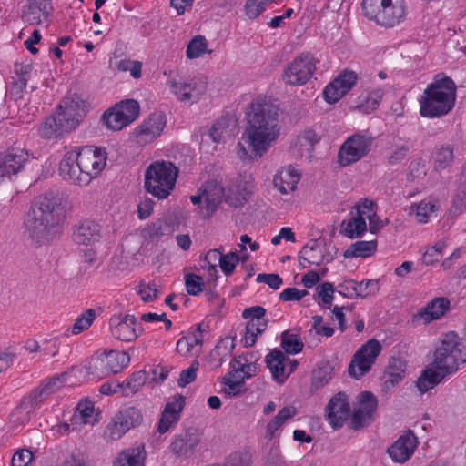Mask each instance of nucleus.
<instances>
[{
  "instance_id": "obj_39",
  "label": "nucleus",
  "mask_w": 466,
  "mask_h": 466,
  "mask_svg": "<svg viewBox=\"0 0 466 466\" xmlns=\"http://www.w3.org/2000/svg\"><path fill=\"white\" fill-rule=\"evenodd\" d=\"M377 249V241H357L351 244L344 252L346 258H368L375 253Z\"/></svg>"
},
{
  "instance_id": "obj_50",
  "label": "nucleus",
  "mask_w": 466,
  "mask_h": 466,
  "mask_svg": "<svg viewBox=\"0 0 466 466\" xmlns=\"http://www.w3.org/2000/svg\"><path fill=\"white\" fill-rule=\"evenodd\" d=\"M251 453L246 450L232 452L222 466H249L251 464Z\"/></svg>"
},
{
  "instance_id": "obj_37",
  "label": "nucleus",
  "mask_w": 466,
  "mask_h": 466,
  "mask_svg": "<svg viewBox=\"0 0 466 466\" xmlns=\"http://www.w3.org/2000/svg\"><path fill=\"white\" fill-rule=\"evenodd\" d=\"M286 357L279 350H273L266 356L267 367L270 370L273 378L279 382H283L287 378L284 374Z\"/></svg>"
},
{
  "instance_id": "obj_4",
  "label": "nucleus",
  "mask_w": 466,
  "mask_h": 466,
  "mask_svg": "<svg viewBox=\"0 0 466 466\" xmlns=\"http://www.w3.org/2000/svg\"><path fill=\"white\" fill-rule=\"evenodd\" d=\"M84 116L83 101L79 97H66L52 116L46 117L40 132L46 138L58 137L71 132Z\"/></svg>"
},
{
  "instance_id": "obj_13",
  "label": "nucleus",
  "mask_w": 466,
  "mask_h": 466,
  "mask_svg": "<svg viewBox=\"0 0 466 466\" xmlns=\"http://www.w3.org/2000/svg\"><path fill=\"white\" fill-rule=\"evenodd\" d=\"M78 165L82 167L80 172L82 182L87 185L94 177H97L106 166V152L94 147H85L76 151Z\"/></svg>"
},
{
  "instance_id": "obj_11",
  "label": "nucleus",
  "mask_w": 466,
  "mask_h": 466,
  "mask_svg": "<svg viewBox=\"0 0 466 466\" xmlns=\"http://www.w3.org/2000/svg\"><path fill=\"white\" fill-rule=\"evenodd\" d=\"M315 70L314 56L309 53L301 54L287 65L282 73V79L289 86H302L311 78Z\"/></svg>"
},
{
  "instance_id": "obj_59",
  "label": "nucleus",
  "mask_w": 466,
  "mask_h": 466,
  "mask_svg": "<svg viewBox=\"0 0 466 466\" xmlns=\"http://www.w3.org/2000/svg\"><path fill=\"white\" fill-rule=\"evenodd\" d=\"M453 161V151L450 147L441 148L435 157V167L443 169L449 167Z\"/></svg>"
},
{
  "instance_id": "obj_43",
  "label": "nucleus",
  "mask_w": 466,
  "mask_h": 466,
  "mask_svg": "<svg viewBox=\"0 0 466 466\" xmlns=\"http://www.w3.org/2000/svg\"><path fill=\"white\" fill-rule=\"evenodd\" d=\"M231 120L226 117L219 118L210 128L208 136L217 143L222 142L226 137L231 136Z\"/></svg>"
},
{
  "instance_id": "obj_25",
  "label": "nucleus",
  "mask_w": 466,
  "mask_h": 466,
  "mask_svg": "<svg viewBox=\"0 0 466 466\" xmlns=\"http://www.w3.org/2000/svg\"><path fill=\"white\" fill-rule=\"evenodd\" d=\"M199 441L198 431L190 428L175 437L170 444V450L176 456L187 458L194 453Z\"/></svg>"
},
{
  "instance_id": "obj_57",
  "label": "nucleus",
  "mask_w": 466,
  "mask_h": 466,
  "mask_svg": "<svg viewBox=\"0 0 466 466\" xmlns=\"http://www.w3.org/2000/svg\"><path fill=\"white\" fill-rule=\"evenodd\" d=\"M137 292L145 302L152 301L157 297V289L155 283L140 282Z\"/></svg>"
},
{
  "instance_id": "obj_16",
  "label": "nucleus",
  "mask_w": 466,
  "mask_h": 466,
  "mask_svg": "<svg viewBox=\"0 0 466 466\" xmlns=\"http://www.w3.org/2000/svg\"><path fill=\"white\" fill-rule=\"evenodd\" d=\"M110 331L114 338L122 341H133L143 329L134 315H115L109 319Z\"/></svg>"
},
{
  "instance_id": "obj_45",
  "label": "nucleus",
  "mask_w": 466,
  "mask_h": 466,
  "mask_svg": "<svg viewBox=\"0 0 466 466\" xmlns=\"http://www.w3.org/2000/svg\"><path fill=\"white\" fill-rule=\"evenodd\" d=\"M122 424L116 416L112 418L103 433L106 442L116 441L127 432V430Z\"/></svg>"
},
{
  "instance_id": "obj_56",
  "label": "nucleus",
  "mask_w": 466,
  "mask_h": 466,
  "mask_svg": "<svg viewBox=\"0 0 466 466\" xmlns=\"http://www.w3.org/2000/svg\"><path fill=\"white\" fill-rule=\"evenodd\" d=\"M383 95L384 91L380 88L372 90L365 97V103L359 105V107L366 112L374 110L379 106Z\"/></svg>"
},
{
  "instance_id": "obj_14",
  "label": "nucleus",
  "mask_w": 466,
  "mask_h": 466,
  "mask_svg": "<svg viewBox=\"0 0 466 466\" xmlns=\"http://www.w3.org/2000/svg\"><path fill=\"white\" fill-rule=\"evenodd\" d=\"M381 350L382 347L377 339L368 340L353 355L349 366L350 375L355 379L362 377L370 370Z\"/></svg>"
},
{
  "instance_id": "obj_1",
  "label": "nucleus",
  "mask_w": 466,
  "mask_h": 466,
  "mask_svg": "<svg viewBox=\"0 0 466 466\" xmlns=\"http://www.w3.org/2000/svg\"><path fill=\"white\" fill-rule=\"evenodd\" d=\"M248 125L237 146L240 159L261 157L279 136V108L265 97H257L249 105Z\"/></svg>"
},
{
  "instance_id": "obj_34",
  "label": "nucleus",
  "mask_w": 466,
  "mask_h": 466,
  "mask_svg": "<svg viewBox=\"0 0 466 466\" xmlns=\"http://www.w3.org/2000/svg\"><path fill=\"white\" fill-rule=\"evenodd\" d=\"M144 447H131L117 455L114 461V466H144Z\"/></svg>"
},
{
  "instance_id": "obj_36",
  "label": "nucleus",
  "mask_w": 466,
  "mask_h": 466,
  "mask_svg": "<svg viewBox=\"0 0 466 466\" xmlns=\"http://www.w3.org/2000/svg\"><path fill=\"white\" fill-rule=\"evenodd\" d=\"M297 414V408L293 405L285 406L266 426V439L272 440L276 431L289 419Z\"/></svg>"
},
{
  "instance_id": "obj_32",
  "label": "nucleus",
  "mask_w": 466,
  "mask_h": 466,
  "mask_svg": "<svg viewBox=\"0 0 466 466\" xmlns=\"http://www.w3.org/2000/svg\"><path fill=\"white\" fill-rule=\"evenodd\" d=\"M319 136L312 129H307L298 135L295 141L292 143V148L297 155L302 157H311V152L316 144L319 141Z\"/></svg>"
},
{
  "instance_id": "obj_15",
  "label": "nucleus",
  "mask_w": 466,
  "mask_h": 466,
  "mask_svg": "<svg viewBox=\"0 0 466 466\" xmlns=\"http://www.w3.org/2000/svg\"><path fill=\"white\" fill-rule=\"evenodd\" d=\"M168 85L180 102H198L208 88L207 78L203 76H195L187 80H171Z\"/></svg>"
},
{
  "instance_id": "obj_7",
  "label": "nucleus",
  "mask_w": 466,
  "mask_h": 466,
  "mask_svg": "<svg viewBox=\"0 0 466 466\" xmlns=\"http://www.w3.org/2000/svg\"><path fill=\"white\" fill-rule=\"evenodd\" d=\"M361 5L366 17L385 27L399 25L406 16L404 0H363Z\"/></svg>"
},
{
  "instance_id": "obj_9",
  "label": "nucleus",
  "mask_w": 466,
  "mask_h": 466,
  "mask_svg": "<svg viewBox=\"0 0 466 466\" xmlns=\"http://www.w3.org/2000/svg\"><path fill=\"white\" fill-rule=\"evenodd\" d=\"M138 115V102L134 99H127L105 111L102 120L107 128L117 131L135 121Z\"/></svg>"
},
{
  "instance_id": "obj_24",
  "label": "nucleus",
  "mask_w": 466,
  "mask_h": 466,
  "mask_svg": "<svg viewBox=\"0 0 466 466\" xmlns=\"http://www.w3.org/2000/svg\"><path fill=\"white\" fill-rule=\"evenodd\" d=\"M451 302L445 297H436L413 315V322L429 324L441 318L450 309Z\"/></svg>"
},
{
  "instance_id": "obj_53",
  "label": "nucleus",
  "mask_w": 466,
  "mask_h": 466,
  "mask_svg": "<svg viewBox=\"0 0 466 466\" xmlns=\"http://www.w3.org/2000/svg\"><path fill=\"white\" fill-rule=\"evenodd\" d=\"M240 261V257L236 252H229L226 255L222 254L220 258L219 267L225 275H231L237 264Z\"/></svg>"
},
{
  "instance_id": "obj_31",
  "label": "nucleus",
  "mask_w": 466,
  "mask_h": 466,
  "mask_svg": "<svg viewBox=\"0 0 466 466\" xmlns=\"http://www.w3.org/2000/svg\"><path fill=\"white\" fill-rule=\"evenodd\" d=\"M95 411L94 404L91 401H80L75 413L71 417V425L73 431H80L86 424L94 425L96 420L93 419Z\"/></svg>"
},
{
  "instance_id": "obj_51",
  "label": "nucleus",
  "mask_w": 466,
  "mask_h": 466,
  "mask_svg": "<svg viewBox=\"0 0 466 466\" xmlns=\"http://www.w3.org/2000/svg\"><path fill=\"white\" fill-rule=\"evenodd\" d=\"M410 147L408 144L396 145L390 152L387 157V163L390 166L400 164L408 156Z\"/></svg>"
},
{
  "instance_id": "obj_40",
  "label": "nucleus",
  "mask_w": 466,
  "mask_h": 466,
  "mask_svg": "<svg viewBox=\"0 0 466 466\" xmlns=\"http://www.w3.org/2000/svg\"><path fill=\"white\" fill-rule=\"evenodd\" d=\"M405 370L406 362L403 360L391 358L387 368L388 379L385 383L391 386L398 384L402 380Z\"/></svg>"
},
{
  "instance_id": "obj_60",
  "label": "nucleus",
  "mask_w": 466,
  "mask_h": 466,
  "mask_svg": "<svg viewBox=\"0 0 466 466\" xmlns=\"http://www.w3.org/2000/svg\"><path fill=\"white\" fill-rule=\"evenodd\" d=\"M60 344L57 337L46 338L41 342V351L46 356L56 357L59 352Z\"/></svg>"
},
{
  "instance_id": "obj_27",
  "label": "nucleus",
  "mask_w": 466,
  "mask_h": 466,
  "mask_svg": "<svg viewBox=\"0 0 466 466\" xmlns=\"http://www.w3.org/2000/svg\"><path fill=\"white\" fill-rule=\"evenodd\" d=\"M51 3L49 0H28L22 18L29 25H40L47 19Z\"/></svg>"
},
{
  "instance_id": "obj_58",
  "label": "nucleus",
  "mask_w": 466,
  "mask_h": 466,
  "mask_svg": "<svg viewBox=\"0 0 466 466\" xmlns=\"http://www.w3.org/2000/svg\"><path fill=\"white\" fill-rule=\"evenodd\" d=\"M199 363L198 360H194L190 367L182 370L177 380V384L184 388L187 384L193 382L197 378V371L198 370Z\"/></svg>"
},
{
  "instance_id": "obj_33",
  "label": "nucleus",
  "mask_w": 466,
  "mask_h": 466,
  "mask_svg": "<svg viewBox=\"0 0 466 466\" xmlns=\"http://www.w3.org/2000/svg\"><path fill=\"white\" fill-rule=\"evenodd\" d=\"M345 290H352L356 297L366 298L375 295L380 289V282L378 279H365L360 282L356 280H347L340 286Z\"/></svg>"
},
{
  "instance_id": "obj_8",
  "label": "nucleus",
  "mask_w": 466,
  "mask_h": 466,
  "mask_svg": "<svg viewBox=\"0 0 466 466\" xmlns=\"http://www.w3.org/2000/svg\"><path fill=\"white\" fill-rule=\"evenodd\" d=\"M129 361L130 357L127 352L110 350L93 357L86 370L94 378L102 379L119 372Z\"/></svg>"
},
{
  "instance_id": "obj_6",
  "label": "nucleus",
  "mask_w": 466,
  "mask_h": 466,
  "mask_svg": "<svg viewBox=\"0 0 466 466\" xmlns=\"http://www.w3.org/2000/svg\"><path fill=\"white\" fill-rule=\"evenodd\" d=\"M178 168L170 161H155L145 171V190L158 199H166L175 187Z\"/></svg>"
},
{
  "instance_id": "obj_41",
  "label": "nucleus",
  "mask_w": 466,
  "mask_h": 466,
  "mask_svg": "<svg viewBox=\"0 0 466 466\" xmlns=\"http://www.w3.org/2000/svg\"><path fill=\"white\" fill-rule=\"evenodd\" d=\"M281 348L287 354H298L302 351L304 344L300 336L285 330L280 335Z\"/></svg>"
},
{
  "instance_id": "obj_5",
  "label": "nucleus",
  "mask_w": 466,
  "mask_h": 466,
  "mask_svg": "<svg viewBox=\"0 0 466 466\" xmlns=\"http://www.w3.org/2000/svg\"><path fill=\"white\" fill-rule=\"evenodd\" d=\"M456 86L450 77L436 78L424 90L420 112L427 117H439L448 114L454 106Z\"/></svg>"
},
{
  "instance_id": "obj_48",
  "label": "nucleus",
  "mask_w": 466,
  "mask_h": 466,
  "mask_svg": "<svg viewBox=\"0 0 466 466\" xmlns=\"http://www.w3.org/2000/svg\"><path fill=\"white\" fill-rule=\"evenodd\" d=\"M96 310L93 309H86L81 314L75 321L71 328V331L74 335L80 334L86 330L94 322L96 319Z\"/></svg>"
},
{
  "instance_id": "obj_19",
  "label": "nucleus",
  "mask_w": 466,
  "mask_h": 466,
  "mask_svg": "<svg viewBox=\"0 0 466 466\" xmlns=\"http://www.w3.org/2000/svg\"><path fill=\"white\" fill-rule=\"evenodd\" d=\"M417 445V437L408 430L388 448L387 452L394 462L404 463L412 456Z\"/></svg>"
},
{
  "instance_id": "obj_29",
  "label": "nucleus",
  "mask_w": 466,
  "mask_h": 466,
  "mask_svg": "<svg viewBox=\"0 0 466 466\" xmlns=\"http://www.w3.org/2000/svg\"><path fill=\"white\" fill-rule=\"evenodd\" d=\"M300 264L306 268L304 262L309 265L319 266L324 263H328L329 258L324 255V248L317 239L309 240L299 252Z\"/></svg>"
},
{
  "instance_id": "obj_38",
  "label": "nucleus",
  "mask_w": 466,
  "mask_h": 466,
  "mask_svg": "<svg viewBox=\"0 0 466 466\" xmlns=\"http://www.w3.org/2000/svg\"><path fill=\"white\" fill-rule=\"evenodd\" d=\"M115 416L118 419L119 422L123 423L122 425L127 431L139 426L143 421L141 410L133 406L121 409Z\"/></svg>"
},
{
  "instance_id": "obj_20",
  "label": "nucleus",
  "mask_w": 466,
  "mask_h": 466,
  "mask_svg": "<svg viewBox=\"0 0 466 466\" xmlns=\"http://www.w3.org/2000/svg\"><path fill=\"white\" fill-rule=\"evenodd\" d=\"M357 78L354 71H344L325 87L323 91L325 100L329 104L338 102L352 88Z\"/></svg>"
},
{
  "instance_id": "obj_21",
  "label": "nucleus",
  "mask_w": 466,
  "mask_h": 466,
  "mask_svg": "<svg viewBox=\"0 0 466 466\" xmlns=\"http://www.w3.org/2000/svg\"><path fill=\"white\" fill-rule=\"evenodd\" d=\"M350 406L347 395L339 392L333 396L326 407V417L333 429L342 427L350 417Z\"/></svg>"
},
{
  "instance_id": "obj_61",
  "label": "nucleus",
  "mask_w": 466,
  "mask_h": 466,
  "mask_svg": "<svg viewBox=\"0 0 466 466\" xmlns=\"http://www.w3.org/2000/svg\"><path fill=\"white\" fill-rule=\"evenodd\" d=\"M332 378V368L328 363L322 364L314 371V383L323 386Z\"/></svg>"
},
{
  "instance_id": "obj_35",
  "label": "nucleus",
  "mask_w": 466,
  "mask_h": 466,
  "mask_svg": "<svg viewBox=\"0 0 466 466\" xmlns=\"http://www.w3.org/2000/svg\"><path fill=\"white\" fill-rule=\"evenodd\" d=\"M51 394L49 391L43 387L42 384H39L37 387L33 389L30 393L25 397L21 402L19 407L16 408V411L25 409L29 410L27 413L38 408L43 402H45Z\"/></svg>"
},
{
  "instance_id": "obj_44",
  "label": "nucleus",
  "mask_w": 466,
  "mask_h": 466,
  "mask_svg": "<svg viewBox=\"0 0 466 466\" xmlns=\"http://www.w3.org/2000/svg\"><path fill=\"white\" fill-rule=\"evenodd\" d=\"M344 228V234L350 238H356L361 236L367 229L366 218L360 217V215H354L348 220Z\"/></svg>"
},
{
  "instance_id": "obj_12",
  "label": "nucleus",
  "mask_w": 466,
  "mask_h": 466,
  "mask_svg": "<svg viewBox=\"0 0 466 466\" xmlns=\"http://www.w3.org/2000/svg\"><path fill=\"white\" fill-rule=\"evenodd\" d=\"M202 191L205 201V211L203 217H211L218 208L222 200L225 198L226 202L230 206L238 207L243 204L245 198L237 197L232 198L229 195L225 197L224 187L218 180L212 179L207 181L199 189Z\"/></svg>"
},
{
  "instance_id": "obj_3",
  "label": "nucleus",
  "mask_w": 466,
  "mask_h": 466,
  "mask_svg": "<svg viewBox=\"0 0 466 466\" xmlns=\"http://www.w3.org/2000/svg\"><path fill=\"white\" fill-rule=\"evenodd\" d=\"M466 362V344L457 333L450 331L440 339L435 349L432 362L417 380L420 393H425L441 382L443 379L458 370Z\"/></svg>"
},
{
  "instance_id": "obj_63",
  "label": "nucleus",
  "mask_w": 466,
  "mask_h": 466,
  "mask_svg": "<svg viewBox=\"0 0 466 466\" xmlns=\"http://www.w3.org/2000/svg\"><path fill=\"white\" fill-rule=\"evenodd\" d=\"M435 206L431 202H420L417 208L415 216L418 222L426 223L429 217L434 212Z\"/></svg>"
},
{
  "instance_id": "obj_17",
  "label": "nucleus",
  "mask_w": 466,
  "mask_h": 466,
  "mask_svg": "<svg viewBox=\"0 0 466 466\" xmlns=\"http://www.w3.org/2000/svg\"><path fill=\"white\" fill-rule=\"evenodd\" d=\"M358 408L355 409L350 420V428L359 430L367 426L377 409L378 401L370 391H362L358 395Z\"/></svg>"
},
{
  "instance_id": "obj_28",
  "label": "nucleus",
  "mask_w": 466,
  "mask_h": 466,
  "mask_svg": "<svg viewBox=\"0 0 466 466\" xmlns=\"http://www.w3.org/2000/svg\"><path fill=\"white\" fill-rule=\"evenodd\" d=\"M100 238L101 227L92 220L80 222L73 233V239L78 245H93Z\"/></svg>"
},
{
  "instance_id": "obj_49",
  "label": "nucleus",
  "mask_w": 466,
  "mask_h": 466,
  "mask_svg": "<svg viewBox=\"0 0 466 466\" xmlns=\"http://www.w3.org/2000/svg\"><path fill=\"white\" fill-rule=\"evenodd\" d=\"M446 247L444 239L439 240L434 246L429 248L423 254L421 261L426 266H431L441 258L443 249Z\"/></svg>"
},
{
  "instance_id": "obj_18",
  "label": "nucleus",
  "mask_w": 466,
  "mask_h": 466,
  "mask_svg": "<svg viewBox=\"0 0 466 466\" xmlns=\"http://www.w3.org/2000/svg\"><path fill=\"white\" fill-rule=\"evenodd\" d=\"M167 124L166 116L162 112H154L148 116L136 129L137 140L140 144H148L158 137Z\"/></svg>"
},
{
  "instance_id": "obj_10",
  "label": "nucleus",
  "mask_w": 466,
  "mask_h": 466,
  "mask_svg": "<svg viewBox=\"0 0 466 466\" xmlns=\"http://www.w3.org/2000/svg\"><path fill=\"white\" fill-rule=\"evenodd\" d=\"M373 138L365 133L358 132L347 138L338 153V162L342 167L350 166L362 157L370 150Z\"/></svg>"
},
{
  "instance_id": "obj_2",
  "label": "nucleus",
  "mask_w": 466,
  "mask_h": 466,
  "mask_svg": "<svg viewBox=\"0 0 466 466\" xmlns=\"http://www.w3.org/2000/svg\"><path fill=\"white\" fill-rule=\"evenodd\" d=\"M65 218V198L62 194L47 192L39 196L25 220L31 239L43 245L56 238Z\"/></svg>"
},
{
  "instance_id": "obj_23",
  "label": "nucleus",
  "mask_w": 466,
  "mask_h": 466,
  "mask_svg": "<svg viewBox=\"0 0 466 466\" xmlns=\"http://www.w3.org/2000/svg\"><path fill=\"white\" fill-rule=\"evenodd\" d=\"M184 407L185 397L183 395L176 394L168 399L161 412L157 431L160 433H165L170 428L174 427L179 420Z\"/></svg>"
},
{
  "instance_id": "obj_55",
  "label": "nucleus",
  "mask_w": 466,
  "mask_h": 466,
  "mask_svg": "<svg viewBox=\"0 0 466 466\" xmlns=\"http://www.w3.org/2000/svg\"><path fill=\"white\" fill-rule=\"evenodd\" d=\"M66 373L55 375L51 378L42 380L40 384H42L43 387L46 388L51 395H53L64 387L66 381Z\"/></svg>"
},
{
  "instance_id": "obj_62",
  "label": "nucleus",
  "mask_w": 466,
  "mask_h": 466,
  "mask_svg": "<svg viewBox=\"0 0 466 466\" xmlns=\"http://www.w3.org/2000/svg\"><path fill=\"white\" fill-rule=\"evenodd\" d=\"M26 79L12 77V82L9 88L10 96L15 99H21L26 88Z\"/></svg>"
},
{
  "instance_id": "obj_52",
  "label": "nucleus",
  "mask_w": 466,
  "mask_h": 466,
  "mask_svg": "<svg viewBox=\"0 0 466 466\" xmlns=\"http://www.w3.org/2000/svg\"><path fill=\"white\" fill-rule=\"evenodd\" d=\"M185 284L187 293L192 296L200 294L205 285L202 277L194 273L186 276Z\"/></svg>"
},
{
  "instance_id": "obj_22",
  "label": "nucleus",
  "mask_w": 466,
  "mask_h": 466,
  "mask_svg": "<svg viewBox=\"0 0 466 466\" xmlns=\"http://www.w3.org/2000/svg\"><path fill=\"white\" fill-rule=\"evenodd\" d=\"M28 160V153L22 148L12 147L0 154V178L10 177L22 170Z\"/></svg>"
},
{
  "instance_id": "obj_30",
  "label": "nucleus",
  "mask_w": 466,
  "mask_h": 466,
  "mask_svg": "<svg viewBox=\"0 0 466 466\" xmlns=\"http://www.w3.org/2000/svg\"><path fill=\"white\" fill-rule=\"evenodd\" d=\"M300 179L298 171L292 167H287L279 170L273 179L275 187L281 194H288L294 191Z\"/></svg>"
},
{
  "instance_id": "obj_42",
  "label": "nucleus",
  "mask_w": 466,
  "mask_h": 466,
  "mask_svg": "<svg viewBox=\"0 0 466 466\" xmlns=\"http://www.w3.org/2000/svg\"><path fill=\"white\" fill-rule=\"evenodd\" d=\"M146 380L147 376L144 370L134 372L126 380L120 383V385H122V394L125 396L135 394L146 383Z\"/></svg>"
},
{
  "instance_id": "obj_47",
  "label": "nucleus",
  "mask_w": 466,
  "mask_h": 466,
  "mask_svg": "<svg viewBox=\"0 0 466 466\" xmlns=\"http://www.w3.org/2000/svg\"><path fill=\"white\" fill-rule=\"evenodd\" d=\"M277 1L278 0H246V15L250 19H255L268 7H269L272 4L276 3Z\"/></svg>"
},
{
  "instance_id": "obj_46",
  "label": "nucleus",
  "mask_w": 466,
  "mask_h": 466,
  "mask_svg": "<svg viewBox=\"0 0 466 466\" xmlns=\"http://www.w3.org/2000/svg\"><path fill=\"white\" fill-rule=\"evenodd\" d=\"M205 53H211L208 49L207 40L203 35H197L192 38L187 46V56L189 59L198 58Z\"/></svg>"
},
{
  "instance_id": "obj_54",
  "label": "nucleus",
  "mask_w": 466,
  "mask_h": 466,
  "mask_svg": "<svg viewBox=\"0 0 466 466\" xmlns=\"http://www.w3.org/2000/svg\"><path fill=\"white\" fill-rule=\"evenodd\" d=\"M222 257V253L218 249H211L205 256V263L207 265H203V268L208 267L209 277L215 280L217 270V262H220V258Z\"/></svg>"
},
{
  "instance_id": "obj_26",
  "label": "nucleus",
  "mask_w": 466,
  "mask_h": 466,
  "mask_svg": "<svg viewBox=\"0 0 466 466\" xmlns=\"http://www.w3.org/2000/svg\"><path fill=\"white\" fill-rule=\"evenodd\" d=\"M78 163L76 151L66 152L59 163V174L64 179L75 185L85 186L82 182L83 177L80 175L82 167Z\"/></svg>"
},
{
  "instance_id": "obj_64",
  "label": "nucleus",
  "mask_w": 466,
  "mask_h": 466,
  "mask_svg": "<svg viewBox=\"0 0 466 466\" xmlns=\"http://www.w3.org/2000/svg\"><path fill=\"white\" fill-rule=\"evenodd\" d=\"M33 453L26 449L17 451L12 458V466H27L33 461Z\"/></svg>"
}]
</instances>
